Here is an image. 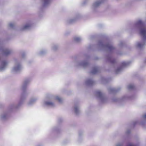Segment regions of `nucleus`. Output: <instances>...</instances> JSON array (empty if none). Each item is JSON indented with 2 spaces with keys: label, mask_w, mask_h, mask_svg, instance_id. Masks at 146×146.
Here are the masks:
<instances>
[{
  "label": "nucleus",
  "mask_w": 146,
  "mask_h": 146,
  "mask_svg": "<svg viewBox=\"0 0 146 146\" xmlns=\"http://www.w3.org/2000/svg\"><path fill=\"white\" fill-rule=\"evenodd\" d=\"M99 45L100 47L105 48L108 51L112 50L114 49L113 47L110 43H108L105 45L102 42H99Z\"/></svg>",
  "instance_id": "obj_5"
},
{
  "label": "nucleus",
  "mask_w": 146,
  "mask_h": 146,
  "mask_svg": "<svg viewBox=\"0 0 146 146\" xmlns=\"http://www.w3.org/2000/svg\"><path fill=\"white\" fill-rule=\"evenodd\" d=\"M9 62L6 60H3L1 61L0 64V71L4 70L8 65Z\"/></svg>",
  "instance_id": "obj_9"
},
{
  "label": "nucleus",
  "mask_w": 146,
  "mask_h": 146,
  "mask_svg": "<svg viewBox=\"0 0 146 146\" xmlns=\"http://www.w3.org/2000/svg\"><path fill=\"white\" fill-rule=\"evenodd\" d=\"M54 129V130H56V129Z\"/></svg>",
  "instance_id": "obj_30"
},
{
  "label": "nucleus",
  "mask_w": 146,
  "mask_h": 146,
  "mask_svg": "<svg viewBox=\"0 0 146 146\" xmlns=\"http://www.w3.org/2000/svg\"><path fill=\"white\" fill-rule=\"evenodd\" d=\"M98 69L97 67H94L93 68L91 73L92 74H96L98 72Z\"/></svg>",
  "instance_id": "obj_18"
},
{
  "label": "nucleus",
  "mask_w": 146,
  "mask_h": 146,
  "mask_svg": "<svg viewBox=\"0 0 146 146\" xmlns=\"http://www.w3.org/2000/svg\"><path fill=\"white\" fill-rule=\"evenodd\" d=\"M36 98H31L27 103V105L29 106H31L37 100Z\"/></svg>",
  "instance_id": "obj_13"
},
{
  "label": "nucleus",
  "mask_w": 146,
  "mask_h": 146,
  "mask_svg": "<svg viewBox=\"0 0 146 146\" xmlns=\"http://www.w3.org/2000/svg\"><path fill=\"white\" fill-rule=\"evenodd\" d=\"M26 95L25 92L23 93L21 96L20 101L18 103V104L17 106H15L14 105H11L9 107V110L11 111L12 109L14 108H17L21 105H22L24 103V102L26 98Z\"/></svg>",
  "instance_id": "obj_4"
},
{
  "label": "nucleus",
  "mask_w": 146,
  "mask_h": 146,
  "mask_svg": "<svg viewBox=\"0 0 146 146\" xmlns=\"http://www.w3.org/2000/svg\"><path fill=\"white\" fill-rule=\"evenodd\" d=\"M0 51L3 55L5 56L9 55L12 52L11 50L7 48L1 49H0Z\"/></svg>",
  "instance_id": "obj_10"
},
{
  "label": "nucleus",
  "mask_w": 146,
  "mask_h": 146,
  "mask_svg": "<svg viewBox=\"0 0 146 146\" xmlns=\"http://www.w3.org/2000/svg\"><path fill=\"white\" fill-rule=\"evenodd\" d=\"M122 70V69L121 68H119L117 69L116 70V73H119Z\"/></svg>",
  "instance_id": "obj_25"
},
{
  "label": "nucleus",
  "mask_w": 146,
  "mask_h": 146,
  "mask_svg": "<svg viewBox=\"0 0 146 146\" xmlns=\"http://www.w3.org/2000/svg\"><path fill=\"white\" fill-rule=\"evenodd\" d=\"M104 2V0H98L93 3L91 7L92 11L94 12Z\"/></svg>",
  "instance_id": "obj_6"
},
{
  "label": "nucleus",
  "mask_w": 146,
  "mask_h": 146,
  "mask_svg": "<svg viewBox=\"0 0 146 146\" xmlns=\"http://www.w3.org/2000/svg\"><path fill=\"white\" fill-rule=\"evenodd\" d=\"M42 5L44 7L50 5L52 2V0H42Z\"/></svg>",
  "instance_id": "obj_12"
},
{
  "label": "nucleus",
  "mask_w": 146,
  "mask_h": 146,
  "mask_svg": "<svg viewBox=\"0 0 146 146\" xmlns=\"http://www.w3.org/2000/svg\"><path fill=\"white\" fill-rule=\"evenodd\" d=\"M58 46L57 44H54L52 47V49L53 50H56L58 48Z\"/></svg>",
  "instance_id": "obj_22"
},
{
  "label": "nucleus",
  "mask_w": 146,
  "mask_h": 146,
  "mask_svg": "<svg viewBox=\"0 0 146 146\" xmlns=\"http://www.w3.org/2000/svg\"><path fill=\"white\" fill-rule=\"evenodd\" d=\"M88 62L86 61H83L79 63V65L83 67H86L88 65Z\"/></svg>",
  "instance_id": "obj_20"
},
{
  "label": "nucleus",
  "mask_w": 146,
  "mask_h": 146,
  "mask_svg": "<svg viewBox=\"0 0 146 146\" xmlns=\"http://www.w3.org/2000/svg\"><path fill=\"white\" fill-rule=\"evenodd\" d=\"M130 131L129 130H128L127 131L126 133H127L128 134V133H130Z\"/></svg>",
  "instance_id": "obj_29"
},
{
  "label": "nucleus",
  "mask_w": 146,
  "mask_h": 146,
  "mask_svg": "<svg viewBox=\"0 0 146 146\" xmlns=\"http://www.w3.org/2000/svg\"><path fill=\"white\" fill-rule=\"evenodd\" d=\"M127 62H124L122 63V65L123 66H125L127 65Z\"/></svg>",
  "instance_id": "obj_27"
},
{
  "label": "nucleus",
  "mask_w": 146,
  "mask_h": 146,
  "mask_svg": "<svg viewBox=\"0 0 146 146\" xmlns=\"http://www.w3.org/2000/svg\"><path fill=\"white\" fill-rule=\"evenodd\" d=\"M30 80L29 79L25 80L21 86V88L22 90H24L26 88L27 86L30 82Z\"/></svg>",
  "instance_id": "obj_11"
},
{
  "label": "nucleus",
  "mask_w": 146,
  "mask_h": 146,
  "mask_svg": "<svg viewBox=\"0 0 146 146\" xmlns=\"http://www.w3.org/2000/svg\"><path fill=\"white\" fill-rule=\"evenodd\" d=\"M55 100H58L60 102H61L62 101V99L58 96H51L44 100L43 104L45 106L53 107L55 106V104L53 101Z\"/></svg>",
  "instance_id": "obj_2"
},
{
  "label": "nucleus",
  "mask_w": 146,
  "mask_h": 146,
  "mask_svg": "<svg viewBox=\"0 0 146 146\" xmlns=\"http://www.w3.org/2000/svg\"><path fill=\"white\" fill-rule=\"evenodd\" d=\"M93 83V81L91 79H88L86 82V84L87 85H91Z\"/></svg>",
  "instance_id": "obj_17"
},
{
  "label": "nucleus",
  "mask_w": 146,
  "mask_h": 146,
  "mask_svg": "<svg viewBox=\"0 0 146 146\" xmlns=\"http://www.w3.org/2000/svg\"><path fill=\"white\" fill-rule=\"evenodd\" d=\"M79 16L78 15L74 19H68L67 21V22L69 23H72L74 22L77 19L79 18Z\"/></svg>",
  "instance_id": "obj_16"
},
{
  "label": "nucleus",
  "mask_w": 146,
  "mask_h": 146,
  "mask_svg": "<svg viewBox=\"0 0 146 146\" xmlns=\"http://www.w3.org/2000/svg\"><path fill=\"white\" fill-rule=\"evenodd\" d=\"M74 39L75 42H78L82 40V38L80 36H75L74 37Z\"/></svg>",
  "instance_id": "obj_19"
},
{
  "label": "nucleus",
  "mask_w": 146,
  "mask_h": 146,
  "mask_svg": "<svg viewBox=\"0 0 146 146\" xmlns=\"http://www.w3.org/2000/svg\"><path fill=\"white\" fill-rule=\"evenodd\" d=\"M74 112L77 114H78L79 111V105L77 104L74 105Z\"/></svg>",
  "instance_id": "obj_15"
},
{
  "label": "nucleus",
  "mask_w": 146,
  "mask_h": 146,
  "mask_svg": "<svg viewBox=\"0 0 146 146\" xmlns=\"http://www.w3.org/2000/svg\"><path fill=\"white\" fill-rule=\"evenodd\" d=\"M121 144L120 143H118L117 144L116 146H120ZM127 146H134V145L132 143H129L128 144Z\"/></svg>",
  "instance_id": "obj_24"
},
{
  "label": "nucleus",
  "mask_w": 146,
  "mask_h": 146,
  "mask_svg": "<svg viewBox=\"0 0 146 146\" xmlns=\"http://www.w3.org/2000/svg\"><path fill=\"white\" fill-rule=\"evenodd\" d=\"M33 25L31 21H29L26 22L21 28V30H26L30 29Z\"/></svg>",
  "instance_id": "obj_7"
},
{
  "label": "nucleus",
  "mask_w": 146,
  "mask_h": 146,
  "mask_svg": "<svg viewBox=\"0 0 146 146\" xmlns=\"http://www.w3.org/2000/svg\"><path fill=\"white\" fill-rule=\"evenodd\" d=\"M9 26L11 28H13L14 25V24L13 23H11L9 24Z\"/></svg>",
  "instance_id": "obj_26"
},
{
  "label": "nucleus",
  "mask_w": 146,
  "mask_h": 146,
  "mask_svg": "<svg viewBox=\"0 0 146 146\" xmlns=\"http://www.w3.org/2000/svg\"><path fill=\"white\" fill-rule=\"evenodd\" d=\"M46 52L47 51L46 50L44 49L40 51L39 54L40 55H42L45 54L46 53Z\"/></svg>",
  "instance_id": "obj_21"
},
{
  "label": "nucleus",
  "mask_w": 146,
  "mask_h": 146,
  "mask_svg": "<svg viewBox=\"0 0 146 146\" xmlns=\"http://www.w3.org/2000/svg\"><path fill=\"white\" fill-rule=\"evenodd\" d=\"M96 94L97 97L102 102H104L106 100V98L103 94L100 91H97L96 92Z\"/></svg>",
  "instance_id": "obj_8"
},
{
  "label": "nucleus",
  "mask_w": 146,
  "mask_h": 146,
  "mask_svg": "<svg viewBox=\"0 0 146 146\" xmlns=\"http://www.w3.org/2000/svg\"><path fill=\"white\" fill-rule=\"evenodd\" d=\"M22 66L21 62L18 60L15 61L14 65L11 69V72L14 74L20 72L22 69Z\"/></svg>",
  "instance_id": "obj_3"
},
{
  "label": "nucleus",
  "mask_w": 146,
  "mask_h": 146,
  "mask_svg": "<svg viewBox=\"0 0 146 146\" xmlns=\"http://www.w3.org/2000/svg\"><path fill=\"white\" fill-rule=\"evenodd\" d=\"M142 118L146 120V113L143 115Z\"/></svg>",
  "instance_id": "obj_28"
},
{
  "label": "nucleus",
  "mask_w": 146,
  "mask_h": 146,
  "mask_svg": "<svg viewBox=\"0 0 146 146\" xmlns=\"http://www.w3.org/2000/svg\"><path fill=\"white\" fill-rule=\"evenodd\" d=\"M134 28L136 31H139L143 37V41L137 42L135 44L136 47L140 49L145 44L146 40V26L141 20L136 21L134 25Z\"/></svg>",
  "instance_id": "obj_1"
},
{
  "label": "nucleus",
  "mask_w": 146,
  "mask_h": 146,
  "mask_svg": "<svg viewBox=\"0 0 146 146\" xmlns=\"http://www.w3.org/2000/svg\"><path fill=\"white\" fill-rule=\"evenodd\" d=\"M8 115L7 112H4L1 113L0 115V117L2 119H5L6 118Z\"/></svg>",
  "instance_id": "obj_14"
},
{
  "label": "nucleus",
  "mask_w": 146,
  "mask_h": 146,
  "mask_svg": "<svg viewBox=\"0 0 146 146\" xmlns=\"http://www.w3.org/2000/svg\"><path fill=\"white\" fill-rule=\"evenodd\" d=\"M134 85L133 84H130L128 86L127 88L129 90H131L133 89L134 88Z\"/></svg>",
  "instance_id": "obj_23"
}]
</instances>
